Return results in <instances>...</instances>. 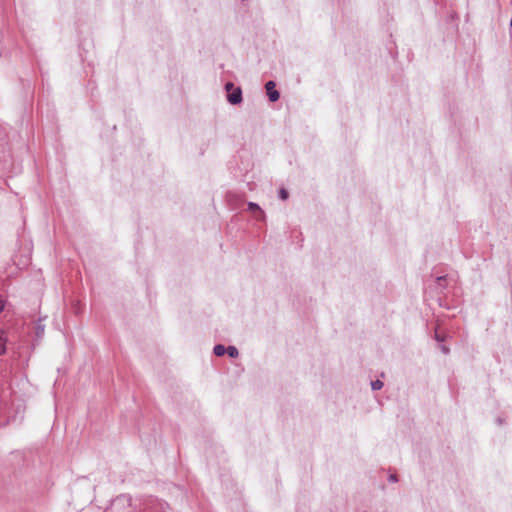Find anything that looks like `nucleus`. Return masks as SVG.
<instances>
[{"mask_svg":"<svg viewBox=\"0 0 512 512\" xmlns=\"http://www.w3.org/2000/svg\"><path fill=\"white\" fill-rule=\"evenodd\" d=\"M225 88L228 92L230 90H233L231 93L228 94V101L231 104H239L242 101V92L240 88L234 89V85L231 82H228L225 85Z\"/></svg>","mask_w":512,"mask_h":512,"instance_id":"obj_1","label":"nucleus"},{"mask_svg":"<svg viewBox=\"0 0 512 512\" xmlns=\"http://www.w3.org/2000/svg\"><path fill=\"white\" fill-rule=\"evenodd\" d=\"M275 83L273 81H268L265 85L267 95L270 101L275 102L279 99L280 94L277 90H275Z\"/></svg>","mask_w":512,"mask_h":512,"instance_id":"obj_2","label":"nucleus"},{"mask_svg":"<svg viewBox=\"0 0 512 512\" xmlns=\"http://www.w3.org/2000/svg\"><path fill=\"white\" fill-rule=\"evenodd\" d=\"M6 342L7 338L4 331L0 330V355H3L6 352Z\"/></svg>","mask_w":512,"mask_h":512,"instance_id":"obj_3","label":"nucleus"},{"mask_svg":"<svg viewBox=\"0 0 512 512\" xmlns=\"http://www.w3.org/2000/svg\"><path fill=\"white\" fill-rule=\"evenodd\" d=\"M226 351H227V348H225V346H223V345L219 344L214 347V354L216 356H223L226 353Z\"/></svg>","mask_w":512,"mask_h":512,"instance_id":"obj_4","label":"nucleus"},{"mask_svg":"<svg viewBox=\"0 0 512 512\" xmlns=\"http://www.w3.org/2000/svg\"><path fill=\"white\" fill-rule=\"evenodd\" d=\"M226 352H227V353H228V355H229L230 357H232V358H235V357H237V356H238V350H237V348H236V347H234V346H228V347H227V351H226Z\"/></svg>","mask_w":512,"mask_h":512,"instance_id":"obj_5","label":"nucleus"},{"mask_svg":"<svg viewBox=\"0 0 512 512\" xmlns=\"http://www.w3.org/2000/svg\"><path fill=\"white\" fill-rule=\"evenodd\" d=\"M371 387L373 390H379L383 387V382L381 380H375L371 382Z\"/></svg>","mask_w":512,"mask_h":512,"instance_id":"obj_6","label":"nucleus"},{"mask_svg":"<svg viewBox=\"0 0 512 512\" xmlns=\"http://www.w3.org/2000/svg\"><path fill=\"white\" fill-rule=\"evenodd\" d=\"M279 196L282 200H286L288 198V192L285 189H281Z\"/></svg>","mask_w":512,"mask_h":512,"instance_id":"obj_7","label":"nucleus"},{"mask_svg":"<svg viewBox=\"0 0 512 512\" xmlns=\"http://www.w3.org/2000/svg\"><path fill=\"white\" fill-rule=\"evenodd\" d=\"M248 207H249V210H251V211L260 210L259 206L257 204H255V203H252V202L249 203Z\"/></svg>","mask_w":512,"mask_h":512,"instance_id":"obj_8","label":"nucleus"},{"mask_svg":"<svg viewBox=\"0 0 512 512\" xmlns=\"http://www.w3.org/2000/svg\"><path fill=\"white\" fill-rule=\"evenodd\" d=\"M389 479L392 481V482H396L397 481V478H396V475L395 474H391L389 476Z\"/></svg>","mask_w":512,"mask_h":512,"instance_id":"obj_9","label":"nucleus"},{"mask_svg":"<svg viewBox=\"0 0 512 512\" xmlns=\"http://www.w3.org/2000/svg\"><path fill=\"white\" fill-rule=\"evenodd\" d=\"M3 307H4V306H3V302H2V300L0 299V312L3 310Z\"/></svg>","mask_w":512,"mask_h":512,"instance_id":"obj_10","label":"nucleus"}]
</instances>
